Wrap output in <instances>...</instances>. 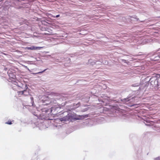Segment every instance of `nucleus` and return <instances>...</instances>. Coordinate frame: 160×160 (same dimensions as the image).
Wrapping results in <instances>:
<instances>
[{
	"mask_svg": "<svg viewBox=\"0 0 160 160\" xmlns=\"http://www.w3.org/2000/svg\"><path fill=\"white\" fill-rule=\"evenodd\" d=\"M5 123L11 125L12 124V121L11 120H8V122H5Z\"/></svg>",
	"mask_w": 160,
	"mask_h": 160,
	"instance_id": "20e7f679",
	"label": "nucleus"
},
{
	"mask_svg": "<svg viewBox=\"0 0 160 160\" xmlns=\"http://www.w3.org/2000/svg\"><path fill=\"white\" fill-rule=\"evenodd\" d=\"M46 70H47V69H45V70H44L43 71H42V72H38L37 73H42L43 72H44V71H45Z\"/></svg>",
	"mask_w": 160,
	"mask_h": 160,
	"instance_id": "0eeeda50",
	"label": "nucleus"
},
{
	"mask_svg": "<svg viewBox=\"0 0 160 160\" xmlns=\"http://www.w3.org/2000/svg\"><path fill=\"white\" fill-rule=\"evenodd\" d=\"M38 48V47H35L34 46L31 47L29 48H28L30 49H37Z\"/></svg>",
	"mask_w": 160,
	"mask_h": 160,
	"instance_id": "7ed1b4c3",
	"label": "nucleus"
},
{
	"mask_svg": "<svg viewBox=\"0 0 160 160\" xmlns=\"http://www.w3.org/2000/svg\"><path fill=\"white\" fill-rule=\"evenodd\" d=\"M75 119H76V120H77V119H76V118H75Z\"/></svg>",
	"mask_w": 160,
	"mask_h": 160,
	"instance_id": "f8f14e48",
	"label": "nucleus"
},
{
	"mask_svg": "<svg viewBox=\"0 0 160 160\" xmlns=\"http://www.w3.org/2000/svg\"><path fill=\"white\" fill-rule=\"evenodd\" d=\"M138 105V104H134L133 105L130 106L131 107H132V106H136V105Z\"/></svg>",
	"mask_w": 160,
	"mask_h": 160,
	"instance_id": "6e6552de",
	"label": "nucleus"
},
{
	"mask_svg": "<svg viewBox=\"0 0 160 160\" xmlns=\"http://www.w3.org/2000/svg\"><path fill=\"white\" fill-rule=\"evenodd\" d=\"M15 76L14 75L13 77H12V78H15Z\"/></svg>",
	"mask_w": 160,
	"mask_h": 160,
	"instance_id": "1a4fd4ad",
	"label": "nucleus"
},
{
	"mask_svg": "<svg viewBox=\"0 0 160 160\" xmlns=\"http://www.w3.org/2000/svg\"><path fill=\"white\" fill-rule=\"evenodd\" d=\"M59 16H60V15L58 14V15H56V16L52 15V17H53V18H55L59 17Z\"/></svg>",
	"mask_w": 160,
	"mask_h": 160,
	"instance_id": "423d86ee",
	"label": "nucleus"
},
{
	"mask_svg": "<svg viewBox=\"0 0 160 160\" xmlns=\"http://www.w3.org/2000/svg\"><path fill=\"white\" fill-rule=\"evenodd\" d=\"M25 88L26 89L23 91V95L24 96H28L29 94V92L27 90L28 87L27 85H25Z\"/></svg>",
	"mask_w": 160,
	"mask_h": 160,
	"instance_id": "f257e3e1",
	"label": "nucleus"
},
{
	"mask_svg": "<svg viewBox=\"0 0 160 160\" xmlns=\"http://www.w3.org/2000/svg\"><path fill=\"white\" fill-rule=\"evenodd\" d=\"M49 109H47L45 108H43L41 109V111L42 112H43V114H44L43 112L47 113L48 112Z\"/></svg>",
	"mask_w": 160,
	"mask_h": 160,
	"instance_id": "f03ea898",
	"label": "nucleus"
},
{
	"mask_svg": "<svg viewBox=\"0 0 160 160\" xmlns=\"http://www.w3.org/2000/svg\"><path fill=\"white\" fill-rule=\"evenodd\" d=\"M17 87H18V88H19V86H17Z\"/></svg>",
	"mask_w": 160,
	"mask_h": 160,
	"instance_id": "9b49d317",
	"label": "nucleus"
},
{
	"mask_svg": "<svg viewBox=\"0 0 160 160\" xmlns=\"http://www.w3.org/2000/svg\"><path fill=\"white\" fill-rule=\"evenodd\" d=\"M158 56L159 58H160V56Z\"/></svg>",
	"mask_w": 160,
	"mask_h": 160,
	"instance_id": "9d476101",
	"label": "nucleus"
},
{
	"mask_svg": "<svg viewBox=\"0 0 160 160\" xmlns=\"http://www.w3.org/2000/svg\"><path fill=\"white\" fill-rule=\"evenodd\" d=\"M18 95H23V91L18 92Z\"/></svg>",
	"mask_w": 160,
	"mask_h": 160,
	"instance_id": "39448f33",
	"label": "nucleus"
}]
</instances>
